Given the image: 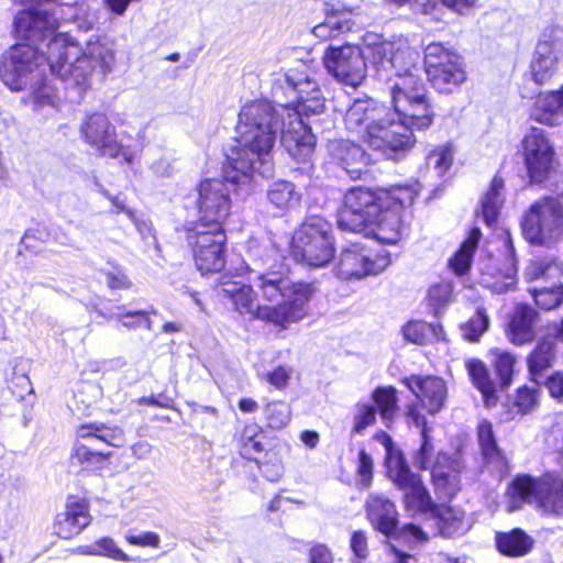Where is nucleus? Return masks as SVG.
Wrapping results in <instances>:
<instances>
[{
  "mask_svg": "<svg viewBox=\"0 0 563 563\" xmlns=\"http://www.w3.org/2000/svg\"><path fill=\"white\" fill-rule=\"evenodd\" d=\"M489 328V318L483 307H478L473 317L461 325V332L464 340L468 342H478L481 336Z\"/></svg>",
  "mask_w": 563,
  "mask_h": 563,
  "instance_id": "39",
  "label": "nucleus"
},
{
  "mask_svg": "<svg viewBox=\"0 0 563 563\" xmlns=\"http://www.w3.org/2000/svg\"><path fill=\"white\" fill-rule=\"evenodd\" d=\"M418 192L417 187L408 185L378 190L363 187L351 188L346 191L343 207L339 212V227L345 231L362 233L368 223L379 216L387 203L390 201L412 203Z\"/></svg>",
  "mask_w": 563,
  "mask_h": 563,
  "instance_id": "6",
  "label": "nucleus"
},
{
  "mask_svg": "<svg viewBox=\"0 0 563 563\" xmlns=\"http://www.w3.org/2000/svg\"><path fill=\"white\" fill-rule=\"evenodd\" d=\"M350 547L358 561H354L353 563H361L362 560L366 559L368 555V545H367V537L364 531H354Z\"/></svg>",
  "mask_w": 563,
  "mask_h": 563,
  "instance_id": "55",
  "label": "nucleus"
},
{
  "mask_svg": "<svg viewBox=\"0 0 563 563\" xmlns=\"http://www.w3.org/2000/svg\"><path fill=\"white\" fill-rule=\"evenodd\" d=\"M465 368L474 387L482 394L486 406H493L496 402L495 384L490 378L486 364L475 357L465 361Z\"/></svg>",
  "mask_w": 563,
  "mask_h": 563,
  "instance_id": "29",
  "label": "nucleus"
},
{
  "mask_svg": "<svg viewBox=\"0 0 563 563\" xmlns=\"http://www.w3.org/2000/svg\"><path fill=\"white\" fill-rule=\"evenodd\" d=\"M402 382L419 400L420 406L430 415H434L443 409L448 396V387L442 378L411 375L405 377Z\"/></svg>",
  "mask_w": 563,
  "mask_h": 563,
  "instance_id": "19",
  "label": "nucleus"
},
{
  "mask_svg": "<svg viewBox=\"0 0 563 563\" xmlns=\"http://www.w3.org/2000/svg\"><path fill=\"white\" fill-rule=\"evenodd\" d=\"M536 305L543 310H552L563 303V284L550 288L530 290Z\"/></svg>",
  "mask_w": 563,
  "mask_h": 563,
  "instance_id": "43",
  "label": "nucleus"
},
{
  "mask_svg": "<svg viewBox=\"0 0 563 563\" xmlns=\"http://www.w3.org/2000/svg\"><path fill=\"white\" fill-rule=\"evenodd\" d=\"M185 232L197 269L202 275L222 271L225 265L227 233L224 228H201L187 224Z\"/></svg>",
  "mask_w": 563,
  "mask_h": 563,
  "instance_id": "11",
  "label": "nucleus"
},
{
  "mask_svg": "<svg viewBox=\"0 0 563 563\" xmlns=\"http://www.w3.org/2000/svg\"><path fill=\"white\" fill-rule=\"evenodd\" d=\"M247 252L257 267L250 276L252 285L233 282L222 287L234 309L282 329L303 320L317 292L316 285L292 280L284 268L283 251L271 240L251 239Z\"/></svg>",
  "mask_w": 563,
  "mask_h": 563,
  "instance_id": "3",
  "label": "nucleus"
},
{
  "mask_svg": "<svg viewBox=\"0 0 563 563\" xmlns=\"http://www.w3.org/2000/svg\"><path fill=\"white\" fill-rule=\"evenodd\" d=\"M261 435L260 426L253 423L244 427L241 438V453L243 456L251 459L253 455L264 451V445L258 437Z\"/></svg>",
  "mask_w": 563,
  "mask_h": 563,
  "instance_id": "44",
  "label": "nucleus"
},
{
  "mask_svg": "<svg viewBox=\"0 0 563 563\" xmlns=\"http://www.w3.org/2000/svg\"><path fill=\"white\" fill-rule=\"evenodd\" d=\"M376 421L375 407L367 402H357L353 413L352 432L361 434Z\"/></svg>",
  "mask_w": 563,
  "mask_h": 563,
  "instance_id": "47",
  "label": "nucleus"
},
{
  "mask_svg": "<svg viewBox=\"0 0 563 563\" xmlns=\"http://www.w3.org/2000/svg\"><path fill=\"white\" fill-rule=\"evenodd\" d=\"M522 155L532 183L547 180L555 166V151L547 133L531 128L522 140Z\"/></svg>",
  "mask_w": 563,
  "mask_h": 563,
  "instance_id": "15",
  "label": "nucleus"
},
{
  "mask_svg": "<svg viewBox=\"0 0 563 563\" xmlns=\"http://www.w3.org/2000/svg\"><path fill=\"white\" fill-rule=\"evenodd\" d=\"M390 201L379 212V216L368 223L363 233L366 236H372L380 243L396 244L402 235V221L400 217L401 210L411 203H396Z\"/></svg>",
  "mask_w": 563,
  "mask_h": 563,
  "instance_id": "22",
  "label": "nucleus"
},
{
  "mask_svg": "<svg viewBox=\"0 0 563 563\" xmlns=\"http://www.w3.org/2000/svg\"><path fill=\"white\" fill-rule=\"evenodd\" d=\"M76 437L79 440L101 442L113 448H122L125 444V434L121 427L98 422L79 426Z\"/></svg>",
  "mask_w": 563,
  "mask_h": 563,
  "instance_id": "26",
  "label": "nucleus"
},
{
  "mask_svg": "<svg viewBox=\"0 0 563 563\" xmlns=\"http://www.w3.org/2000/svg\"><path fill=\"white\" fill-rule=\"evenodd\" d=\"M489 353L495 357L494 367L501 385L507 387L512 379L516 357L511 353L499 349L490 350Z\"/></svg>",
  "mask_w": 563,
  "mask_h": 563,
  "instance_id": "45",
  "label": "nucleus"
},
{
  "mask_svg": "<svg viewBox=\"0 0 563 563\" xmlns=\"http://www.w3.org/2000/svg\"><path fill=\"white\" fill-rule=\"evenodd\" d=\"M99 190L111 201L112 207L114 208V212H124L126 217L135 224L140 232H143L145 229L150 230L147 224L145 222H140L135 212L128 208L119 197L111 196L102 187H100Z\"/></svg>",
  "mask_w": 563,
  "mask_h": 563,
  "instance_id": "53",
  "label": "nucleus"
},
{
  "mask_svg": "<svg viewBox=\"0 0 563 563\" xmlns=\"http://www.w3.org/2000/svg\"><path fill=\"white\" fill-rule=\"evenodd\" d=\"M504 181L499 177H494L489 188L481 200V216L487 225H493L504 203Z\"/></svg>",
  "mask_w": 563,
  "mask_h": 563,
  "instance_id": "32",
  "label": "nucleus"
},
{
  "mask_svg": "<svg viewBox=\"0 0 563 563\" xmlns=\"http://www.w3.org/2000/svg\"><path fill=\"white\" fill-rule=\"evenodd\" d=\"M58 29V20L44 10H23L14 20V32L21 41L12 46L0 64V77L13 91L29 89L25 102L36 112L52 115L57 110L56 88L47 82L51 70L46 46Z\"/></svg>",
  "mask_w": 563,
  "mask_h": 563,
  "instance_id": "4",
  "label": "nucleus"
},
{
  "mask_svg": "<svg viewBox=\"0 0 563 563\" xmlns=\"http://www.w3.org/2000/svg\"><path fill=\"white\" fill-rule=\"evenodd\" d=\"M80 132L85 142L103 156L122 157L126 164H132L137 156L139 150L117 133L114 125L103 113L89 115L81 124Z\"/></svg>",
  "mask_w": 563,
  "mask_h": 563,
  "instance_id": "12",
  "label": "nucleus"
},
{
  "mask_svg": "<svg viewBox=\"0 0 563 563\" xmlns=\"http://www.w3.org/2000/svg\"><path fill=\"white\" fill-rule=\"evenodd\" d=\"M407 418L421 428L422 442L413 455V464L421 470H430L437 494L443 498H451L460 490V462L449 457L442 452L435 454V449L427 427V418L416 405L407 408Z\"/></svg>",
  "mask_w": 563,
  "mask_h": 563,
  "instance_id": "7",
  "label": "nucleus"
},
{
  "mask_svg": "<svg viewBox=\"0 0 563 563\" xmlns=\"http://www.w3.org/2000/svg\"><path fill=\"white\" fill-rule=\"evenodd\" d=\"M498 551L507 556H523L530 552L533 540L522 530L514 529L510 532L496 533Z\"/></svg>",
  "mask_w": 563,
  "mask_h": 563,
  "instance_id": "30",
  "label": "nucleus"
},
{
  "mask_svg": "<svg viewBox=\"0 0 563 563\" xmlns=\"http://www.w3.org/2000/svg\"><path fill=\"white\" fill-rule=\"evenodd\" d=\"M325 19L336 35L350 30L352 26V13L347 10L332 7L327 12Z\"/></svg>",
  "mask_w": 563,
  "mask_h": 563,
  "instance_id": "50",
  "label": "nucleus"
},
{
  "mask_svg": "<svg viewBox=\"0 0 563 563\" xmlns=\"http://www.w3.org/2000/svg\"><path fill=\"white\" fill-rule=\"evenodd\" d=\"M405 534L417 543H424L428 541V534L418 526L407 525L404 528Z\"/></svg>",
  "mask_w": 563,
  "mask_h": 563,
  "instance_id": "62",
  "label": "nucleus"
},
{
  "mask_svg": "<svg viewBox=\"0 0 563 563\" xmlns=\"http://www.w3.org/2000/svg\"><path fill=\"white\" fill-rule=\"evenodd\" d=\"M267 199L273 207L279 210H285L294 206L298 201L299 197L291 183L277 180L271 184L267 190Z\"/></svg>",
  "mask_w": 563,
  "mask_h": 563,
  "instance_id": "35",
  "label": "nucleus"
},
{
  "mask_svg": "<svg viewBox=\"0 0 563 563\" xmlns=\"http://www.w3.org/2000/svg\"><path fill=\"white\" fill-rule=\"evenodd\" d=\"M538 317V312L530 306H516L506 330L508 340L515 345H523L531 342L536 336L534 327Z\"/></svg>",
  "mask_w": 563,
  "mask_h": 563,
  "instance_id": "24",
  "label": "nucleus"
},
{
  "mask_svg": "<svg viewBox=\"0 0 563 563\" xmlns=\"http://www.w3.org/2000/svg\"><path fill=\"white\" fill-rule=\"evenodd\" d=\"M327 70L340 82L356 88L366 77L363 52L352 45L330 47L323 57Z\"/></svg>",
  "mask_w": 563,
  "mask_h": 563,
  "instance_id": "16",
  "label": "nucleus"
},
{
  "mask_svg": "<svg viewBox=\"0 0 563 563\" xmlns=\"http://www.w3.org/2000/svg\"><path fill=\"white\" fill-rule=\"evenodd\" d=\"M424 66L431 85L440 92H452L465 80L461 56L441 43L426 47Z\"/></svg>",
  "mask_w": 563,
  "mask_h": 563,
  "instance_id": "13",
  "label": "nucleus"
},
{
  "mask_svg": "<svg viewBox=\"0 0 563 563\" xmlns=\"http://www.w3.org/2000/svg\"><path fill=\"white\" fill-rule=\"evenodd\" d=\"M431 515L437 518L439 531L444 537L462 536L471 529V523L464 519L461 509L442 505L437 506Z\"/></svg>",
  "mask_w": 563,
  "mask_h": 563,
  "instance_id": "28",
  "label": "nucleus"
},
{
  "mask_svg": "<svg viewBox=\"0 0 563 563\" xmlns=\"http://www.w3.org/2000/svg\"><path fill=\"white\" fill-rule=\"evenodd\" d=\"M388 553L390 555L389 563H409V561L411 559L410 554L400 551L393 544L388 545Z\"/></svg>",
  "mask_w": 563,
  "mask_h": 563,
  "instance_id": "64",
  "label": "nucleus"
},
{
  "mask_svg": "<svg viewBox=\"0 0 563 563\" xmlns=\"http://www.w3.org/2000/svg\"><path fill=\"white\" fill-rule=\"evenodd\" d=\"M292 375V369L289 366L279 365L267 372L264 376L265 380L278 390H283L287 387Z\"/></svg>",
  "mask_w": 563,
  "mask_h": 563,
  "instance_id": "51",
  "label": "nucleus"
},
{
  "mask_svg": "<svg viewBox=\"0 0 563 563\" xmlns=\"http://www.w3.org/2000/svg\"><path fill=\"white\" fill-rule=\"evenodd\" d=\"M46 46L51 73L79 90L87 87L93 71L106 74L115 60L113 44L100 36H91L81 46L69 34L55 31Z\"/></svg>",
  "mask_w": 563,
  "mask_h": 563,
  "instance_id": "5",
  "label": "nucleus"
},
{
  "mask_svg": "<svg viewBox=\"0 0 563 563\" xmlns=\"http://www.w3.org/2000/svg\"><path fill=\"white\" fill-rule=\"evenodd\" d=\"M272 95L266 100L246 101L239 112L234 145L227 155L225 179L210 178L198 186V219L189 222L201 228H223L231 213V187L245 183L254 173L272 172V150L277 135L289 155L307 162L313 154L316 136L302 115L324 110V98L308 67L299 64L272 74Z\"/></svg>",
  "mask_w": 563,
  "mask_h": 563,
  "instance_id": "1",
  "label": "nucleus"
},
{
  "mask_svg": "<svg viewBox=\"0 0 563 563\" xmlns=\"http://www.w3.org/2000/svg\"><path fill=\"white\" fill-rule=\"evenodd\" d=\"M357 483L366 488L371 485L373 476V460L364 450L358 453Z\"/></svg>",
  "mask_w": 563,
  "mask_h": 563,
  "instance_id": "52",
  "label": "nucleus"
},
{
  "mask_svg": "<svg viewBox=\"0 0 563 563\" xmlns=\"http://www.w3.org/2000/svg\"><path fill=\"white\" fill-rule=\"evenodd\" d=\"M73 455L79 463H85L92 462L95 460H107L110 457L111 453L93 452L87 445L76 444L74 448Z\"/></svg>",
  "mask_w": 563,
  "mask_h": 563,
  "instance_id": "58",
  "label": "nucleus"
},
{
  "mask_svg": "<svg viewBox=\"0 0 563 563\" xmlns=\"http://www.w3.org/2000/svg\"><path fill=\"white\" fill-rule=\"evenodd\" d=\"M106 279L108 287L113 290L129 289L132 286V282L120 267H114L113 271H109L106 274Z\"/></svg>",
  "mask_w": 563,
  "mask_h": 563,
  "instance_id": "56",
  "label": "nucleus"
},
{
  "mask_svg": "<svg viewBox=\"0 0 563 563\" xmlns=\"http://www.w3.org/2000/svg\"><path fill=\"white\" fill-rule=\"evenodd\" d=\"M372 51L379 56L377 73L387 81L393 111L372 98L355 100L345 113V128L386 157L396 158L415 144L413 130L431 126L434 110L410 51H395L391 43Z\"/></svg>",
  "mask_w": 563,
  "mask_h": 563,
  "instance_id": "2",
  "label": "nucleus"
},
{
  "mask_svg": "<svg viewBox=\"0 0 563 563\" xmlns=\"http://www.w3.org/2000/svg\"><path fill=\"white\" fill-rule=\"evenodd\" d=\"M545 386L554 399L563 400V372H555L545 380Z\"/></svg>",
  "mask_w": 563,
  "mask_h": 563,
  "instance_id": "59",
  "label": "nucleus"
},
{
  "mask_svg": "<svg viewBox=\"0 0 563 563\" xmlns=\"http://www.w3.org/2000/svg\"><path fill=\"white\" fill-rule=\"evenodd\" d=\"M530 118L548 126L563 123V85L556 90L541 91L530 108Z\"/></svg>",
  "mask_w": 563,
  "mask_h": 563,
  "instance_id": "23",
  "label": "nucleus"
},
{
  "mask_svg": "<svg viewBox=\"0 0 563 563\" xmlns=\"http://www.w3.org/2000/svg\"><path fill=\"white\" fill-rule=\"evenodd\" d=\"M109 319L117 320L128 329H136L141 327H145L148 330L151 329L148 313L143 310H125L123 307H119L118 310L109 317Z\"/></svg>",
  "mask_w": 563,
  "mask_h": 563,
  "instance_id": "46",
  "label": "nucleus"
},
{
  "mask_svg": "<svg viewBox=\"0 0 563 563\" xmlns=\"http://www.w3.org/2000/svg\"><path fill=\"white\" fill-rule=\"evenodd\" d=\"M333 556L329 548L317 544L309 552V563H332Z\"/></svg>",
  "mask_w": 563,
  "mask_h": 563,
  "instance_id": "60",
  "label": "nucleus"
},
{
  "mask_svg": "<svg viewBox=\"0 0 563 563\" xmlns=\"http://www.w3.org/2000/svg\"><path fill=\"white\" fill-rule=\"evenodd\" d=\"M131 452L134 457L139 460L147 459L152 453V445L145 441L134 443L131 446Z\"/></svg>",
  "mask_w": 563,
  "mask_h": 563,
  "instance_id": "63",
  "label": "nucleus"
},
{
  "mask_svg": "<svg viewBox=\"0 0 563 563\" xmlns=\"http://www.w3.org/2000/svg\"><path fill=\"white\" fill-rule=\"evenodd\" d=\"M520 227L530 244H555L563 235V203L554 197L538 199L523 212Z\"/></svg>",
  "mask_w": 563,
  "mask_h": 563,
  "instance_id": "10",
  "label": "nucleus"
},
{
  "mask_svg": "<svg viewBox=\"0 0 563 563\" xmlns=\"http://www.w3.org/2000/svg\"><path fill=\"white\" fill-rule=\"evenodd\" d=\"M398 3L408 2L416 12L430 13L435 7V0H396Z\"/></svg>",
  "mask_w": 563,
  "mask_h": 563,
  "instance_id": "61",
  "label": "nucleus"
},
{
  "mask_svg": "<svg viewBox=\"0 0 563 563\" xmlns=\"http://www.w3.org/2000/svg\"><path fill=\"white\" fill-rule=\"evenodd\" d=\"M555 339L547 336L541 339L527 358L529 374L536 384H540L545 371L554 364Z\"/></svg>",
  "mask_w": 563,
  "mask_h": 563,
  "instance_id": "27",
  "label": "nucleus"
},
{
  "mask_svg": "<svg viewBox=\"0 0 563 563\" xmlns=\"http://www.w3.org/2000/svg\"><path fill=\"white\" fill-rule=\"evenodd\" d=\"M125 540L132 544L137 547H152L157 548L159 545V537L155 532H142L140 534H134L128 532L125 534Z\"/></svg>",
  "mask_w": 563,
  "mask_h": 563,
  "instance_id": "57",
  "label": "nucleus"
},
{
  "mask_svg": "<svg viewBox=\"0 0 563 563\" xmlns=\"http://www.w3.org/2000/svg\"><path fill=\"white\" fill-rule=\"evenodd\" d=\"M366 515L372 526L379 532L389 536L397 527L395 504L383 495L373 494L366 500Z\"/></svg>",
  "mask_w": 563,
  "mask_h": 563,
  "instance_id": "25",
  "label": "nucleus"
},
{
  "mask_svg": "<svg viewBox=\"0 0 563 563\" xmlns=\"http://www.w3.org/2000/svg\"><path fill=\"white\" fill-rule=\"evenodd\" d=\"M390 260L386 254L373 253L360 243H353L342 250L336 266V275L342 279L362 278L376 275L386 269Z\"/></svg>",
  "mask_w": 563,
  "mask_h": 563,
  "instance_id": "17",
  "label": "nucleus"
},
{
  "mask_svg": "<svg viewBox=\"0 0 563 563\" xmlns=\"http://www.w3.org/2000/svg\"><path fill=\"white\" fill-rule=\"evenodd\" d=\"M505 244L508 249V253L514 255V246L510 239L509 232L505 231ZM517 268L514 263V258L509 261L505 271H498L496 275H492L490 278H483L484 285L497 294L506 292L514 288L516 285Z\"/></svg>",
  "mask_w": 563,
  "mask_h": 563,
  "instance_id": "31",
  "label": "nucleus"
},
{
  "mask_svg": "<svg viewBox=\"0 0 563 563\" xmlns=\"http://www.w3.org/2000/svg\"><path fill=\"white\" fill-rule=\"evenodd\" d=\"M454 159V152L450 144L435 146L426 157L427 168L439 178L443 177L451 168Z\"/></svg>",
  "mask_w": 563,
  "mask_h": 563,
  "instance_id": "36",
  "label": "nucleus"
},
{
  "mask_svg": "<svg viewBox=\"0 0 563 563\" xmlns=\"http://www.w3.org/2000/svg\"><path fill=\"white\" fill-rule=\"evenodd\" d=\"M291 252L309 267L328 265L334 256L331 224L321 217L307 218L292 235Z\"/></svg>",
  "mask_w": 563,
  "mask_h": 563,
  "instance_id": "9",
  "label": "nucleus"
},
{
  "mask_svg": "<svg viewBox=\"0 0 563 563\" xmlns=\"http://www.w3.org/2000/svg\"><path fill=\"white\" fill-rule=\"evenodd\" d=\"M428 296L437 309L442 308L451 300L452 286L449 283L437 284L429 289Z\"/></svg>",
  "mask_w": 563,
  "mask_h": 563,
  "instance_id": "54",
  "label": "nucleus"
},
{
  "mask_svg": "<svg viewBox=\"0 0 563 563\" xmlns=\"http://www.w3.org/2000/svg\"><path fill=\"white\" fill-rule=\"evenodd\" d=\"M375 440L379 442L385 449V463L387 467V475L396 473L399 470H402L407 466V462L399 449H397L390 438L386 432H378L375 434Z\"/></svg>",
  "mask_w": 563,
  "mask_h": 563,
  "instance_id": "38",
  "label": "nucleus"
},
{
  "mask_svg": "<svg viewBox=\"0 0 563 563\" xmlns=\"http://www.w3.org/2000/svg\"><path fill=\"white\" fill-rule=\"evenodd\" d=\"M563 275V264L556 258H541L530 263L526 276L530 280L558 278Z\"/></svg>",
  "mask_w": 563,
  "mask_h": 563,
  "instance_id": "37",
  "label": "nucleus"
},
{
  "mask_svg": "<svg viewBox=\"0 0 563 563\" xmlns=\"http://www.w3.org/2000/svg\"><path fill=\"white\" fill-rule=\"evenodd\" d=\"M327 147L332 161L352 179H358L368 172L371 158L358 144L347 140H332Z\"/></svg>",
  "mask_w": 563,
  "mask_h": 563,
  "instance_id": "21",
  "label": "nucleus"
},
{
  "mask_svg": "<svg viewBox=\"0 0 563 563\" xmlns=\"http://www.w3.org/2000/svg\"><path fill=\"white\" fill-rule=\"evenodd\" d=\"M479 240L481 231L473 229L467 239L461 244L459 251L450 260V266L455 274L462 275L467 272Z\"/></svg>",
  "mask_w": 563,
  "mask_h": 563,
  "instance_id": "34",
  "label": "nucleus"
},
{
  "mask_svg": "<svg viewBox=\"0 0 563 563\" xmlns=\"http://www.w3.org/2000/svg\"><path fill=\"white\" fill-rule=\"evenodd\" d=\"M267 427L273 430H282L291 420V408L284 401H271L264 409Z\"/></svg>",
  "mask_w": 563,
  "mask_h": 563,
  "instance_id": "41",
  "label": "nucleus"
},
{
  "mask_svg": "<svg viewBox=\"0 0 563 563\" xmlns=\"http://www.w3.org/2000/svg\"><path fill=\"white\" fill-rule=\"evenodd\" d=\"M562 57L563 29L550 25L542 31L532 55L529 66L531 80L540 86L551 82Z\"/></svg>",
  "mask_w": 563,
  "mask_h": 563,
  "instance_id": "14",
  "label": "nucleus"
},
{
  "mask_svg": "<svg viewBox=\"0 0 563 563\" xmlns=\"http://www.w3.org/2000/svg\"><path fill=\"white\" fill-rule=\"evenodd\" d=\"M91 522L89 505L86 500L76 497L68 498L65 509L54 519V534L70 540L80 534Z\"/></svg>",
  "mask_w": 563,
  "mask_h": 563,
  "instance_id": "20",
  "label": "nucleus"
},
{
  "mask_svg": "<svg viewBox=\"0 0 563 563\" xmlns=\"http://www.w3.org/2000/svg\"><path fill=\"white\" fill-rule=\"evenodd\" d=\"M373 400L378 407L380 417L385 421H391L397 411L396 389L380 387L373 393Z\"/></svg>",
  "mask_w": 563,
  "mask_h": 563,
  "instance_id": "42",
  "label": "nucleus"
},
{
  "mask_svg": "<svg viewBox=\"0 0 563 563\" xmlns=\"http://www.w3.org/2000/svg\"><path fill=\"white\" fill-rule=\"evenodd\" d=\"M442 328L422 321H410L402 328L404 338L416 344H423L430 335L440 339Z\"/></svg>",
  "mask_w": 563,
  "mask_h": 563,
  "instance_id": "40",
  "label": "nucleus"
},
{
  "mask_svg": "<svg viewBox=\"0 0 563 563\" xmlns=\"http://www.w3.org/2000/svg\"><path fill=\"white\" fill-rule=\"evenodd\" d=\"M508 510L515 511L527 503L545 514L563 515V479L552 473L538 478L518 476L508 492Z\"/></svg>",
  "mask_w": 563,
  "mask_h": 563,
  "instance_id": "8",
  "label": "nucleus"
},
{
  "mask_svg": "<svg viewBox=\"0 0 563 563\" xmlns=\"http://www.w3.org/2000/svg\"><path fill=\"white\" fill-rule=\"evenodd\" d=\"M404 492V505L410 514H432L437 505L424 487L419 475L411 472L409 466L388 476Z\"/></svg>",
  "mask_w": 563,
  "mask_h": 563,
  "instance_id": "18",
  "label": "nucleus"
},
{
  "mask_svg": "<svg viewBox=\"0 0 563 563\" xmlns=\"http://www.w3.org/2000/svg\"><path fill=\"white\" fill-rule=\"evenodd\" d=\"M74 553L88 556H104L121 562L132 561L110 537H102L91 544L79 545L74 549Z\"/></svg>",
  "mask_w": 563,
  "mask_h": 563,
  "instance_id": "33",
  "label": "nucleus"
},
{
  "mask_svg": "<svg viewBox=\"0 0 563 563\" xmlns=\"http://www.w3.org/2000/svg\"><path fill=\"white\" fill-rule=\"evenodd\" d=\"M539 401V389L537 387L522 386L518 388L514 399V406L520 413H528L533 410Z\"/></svg>",
  "mask_w": 563,
  "mask_h": 563,
  "instance_id": "49",
  "label": "nucleus"
},
{
  "mask_svg": "<svg viewBox=\"0 0 563 563\" xmlns=\"http://www.w3.org/2000/svg\"><path fill=\"white\" fill-rule=\"evenodd\" d=\"M477 435L484 456L488 460L498 457L499 451L495 441L493 427L488 421H482L478 424Z\"/></svg>",
  "mask_w": 563,
  "mask_h": 563,
  "instance_id": "48",
  "label": "nucleus"
}]
</instances>
